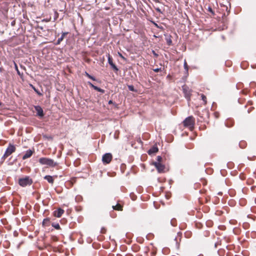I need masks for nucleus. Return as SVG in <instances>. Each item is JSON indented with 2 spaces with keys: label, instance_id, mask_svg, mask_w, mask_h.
<instances>
[{
  "label": "nucleus",
  "instance_id": "obj_1",
  "mask_svg": "<svg viewBox=\"0 0 256 256\" xmlns=\"http://www.w3.org/2000/svg\"><path fill=\"white\" fill-rule=\"evenodd\" d=\"M16 147L12 144H9L3 156L1 158L0 164H2L6 158L16 151Z\"/></svg>",
  "mask_w": 256,
  "mask_h": 256
},
{
  "label": "nucleus",
  "instance_id": "obj_2",
  "mask_svg": "<svg viewBox=\"0 0 256 256\" xmlns=\"http://www.w3.org/2000/svg\"><path fill=\"white\" fill-rule=\"evenodd\" d=\"M38 162L42 165H46L50 167H55L58 165L57 162H54L53 160L48 158H40Z\"/></svg>",
  "mask_w": 256,
  "mask_h": 256
},
{
  "label": "nucleus",
  "instance_id": "obj_3",
  "mask_svg": "<svg viewBox=\"0 0 256 256\" xmlns=\"http://www.w3.org/2000/svg\"><path fill=\"white\" fill-rule=\"evenodd\" d=\"M195 124L194 118L192 116H190L186 118L183 122L184 126L192 129Z\"/></svg>",
  "mask_w": 256,
  "mask_h": 256
},
{
  "label": "nucleus",
  "instance_id": "obj_4",
  "mask_svg": "<svg viewBox=\"0 0 256 256\" xmlns=\"http://www.w3.org/2000/svg\"><path fill=\"white\" fill-rule=\"evenodd\" d=\"M32 183V180L28 176H26L18 180V184L22 187L30 186Z\"/></svg>",
  "mask_w": 256,
  "mask_h": 256
},
{
  "label": "nucleus",
  "instance_id": "obj_5",
  "mask_svg": "<svg viewBox=\"0 0 256 256\" xmlns=\"http://www.w3.org/2000/svg\"><path fill=\"white\" fill-rule=\"evenodd\" d=\"M112 158V156L110 153H106L102 156V161L104 164L110 163Z\"/></svg>",
  "mask_w": 256,
  "mask_h": 256
},
{
  "label": "nucleus",
  "instance_id": "obj_6",
  "mask_svg": "<svg viewBox=\"0 0 256 256\" xmlns=\"http://www.w3.org/2000/svg\"><path fill=\"white\" fill-rule=\"evenodd\" d=\"M153 164L155 166L158 172H164L165 166L164 164L159 162H154Z\"/></svg>",
  "mask_w": 256,
  "mask_h": 256
},
{
  "label": "nucleus",
  "instance_id": "obj_7",
  "mask_svg": "<svg viewBox=\"0 0 256 256\" xmlns=\"http://www.w3.org/2000/svg\"><path fill=\"white\" fill-rule=\"evenodd\" d=\"M108 63L111 66L112 68H113L114 70L118 71V68L116 66V64H114L112 58L111 57V56L110 55V54H108Z\"/></svg>",
  "mask_w": 256,
  "mask_h": 256
},
{
  "label": "nucleus",
  "instance_id": "obj_8",
  "mask_svg": "<svg viewBox=\"0 0 256 256\" xmlns=\"http://www.w3.org/2000/svg\"><path fill=\"white\" fill-rule=\"evenodd\" d=\"M182 90L185 94V97L188 100H190L191 94L190 91L188 90V88L187 86H182Z\"/></svg>",
  "mask_w": 256,
  "mask_h": 256
},
{
  "label": "nucleus",
  "instance_id": "obj_9",
  "mask_svg": "<svg viewBox=\"0 0 256 256\" xmlns=\"http://www.w3.org/2000/svg\"><path fill=\"white\" fill-rule=\"evenodd\" d=\"M34 109L36 112V114L40 118L43 117L44 116V111L42 108L39 106H34Z\"/></svg>",
  "mask_w": 256,
  "mask_h": 256
},
{
  "label": "nucleus",
  "instance_id": "obj_10",
  "mask_svg": "<svg viewBox=\"0 0 256 256\" xmlns=\"http://www.w3.org/2000/svg\"><path fill=\"white\" fill-rule=\"evenodd\" d=\"M64 210L59 208L54 212V216L56 218H60L64 213Z\"/></svg>",
  "mask_w": 256,
  "mask_h": 256
},
{
  "label": "nucleus",
  "instance_id": "obj_11",
  "mask_svg": "<svg viewBox=\"0 0 256 256\" xmlns=\"http://www.w3.org/2000/svg\"><path fill=\"white\" fill-rule=\"evenodd\" d=\"M88 84L94 90H97L98 92H100L102 94H104V90L103 89H102L96 86H95L94 85L92 82H88Z\"/></svg>",
  "mask_w": 256,
  "mask_h": 256
},
{
  "label": "nucleus",
  "instance_id": "obj_12",
  "mask_svg": "<svg viewBox=\"0 0 256 256\" xmlns=\"http://www.w3.org/2000/svg\"><path fill=\"white\" fill-rule=\"evenodd\" d=\"M32 154L33 152L32 150H28L22 156V160H24L30 158L32 156Z\"/></svg>",
  "mask_w": 256,
  "mask_h": 256
},
{
  "label": "nucleus",
  "instance_id": "obj_13",
  "mask_svg": "<svg viewBox=\"0 0 256 256\" xmlns=\"http://www.w3.org/2000/svg\"><path fill=\"white\" fill-rule=\"evenodd\" d=\"M158 150V149L157 146H153L148 150V152L149 154H152L156 153Z\"/></svg>",
  "mask_w": 256,
  "mask_h": 256
},
{
  "label": "nucleus",
  "instance_id": "obj_14",
  "mask_svg": "<svg viewBox=\"0 0 256 256\" xmlns=\"http://www.w3.org/2000/svg\"><path fill=\"white\" fill-rule=\"evenodd\" d=\"M68 32H63L60 38H58L56 42V44H59L61 42H62L66 34H67Z\"/></svg>",
  "mask_w": 256,
  "mask_h": 256
},
{
  "label": "nucleus",
  "instance_id": "obj_15",
  "mask_svg": "<svg viewBox=\"0 0 256 256\" xmlns=\"http://www.w3.org/2000/svg\"><path fill=\"white\" fill-rule=\"evenodd\" d=\"M44 178L50 184H53L54 182V180L52 178V176H46L44 177Z\"/></svg>",
  "mask_w": 256,
  "mask_h": 256
},
{
  "label": "nucleus",
  "instance_id": "obj_16",
  "mask_svg": "<svg viewBox=\"0 0 256 256\" xmlns=\"http://www.w3.org/2000/svg\"><path fill=\"white\" fill-rule=\"evenodd\" d=\"M112 208L117 210H122V206L119 204H117L116 206H113Z\"/></svg>",
  "mask_w": 256,
  "mask_h": 256
},
{
  "label": "nucleus",
  "instance_id": "obj_17",
  "mask_svg": "<svg viewBox=\"0 0 256 256\" xmlns=\"http://www.w3.org/2000/svg\"><path fill=\"white\" fill-rule=\"evenodd\" d=\"M49 223H50V218H44L42 221V225L44 226H48Z\"/></svg>",
  "mask_w": 256,
  "mask_h": 256
},
{
  "label": "nucleus",
  "instance_id": "obj_18",
  "mask_svg": "<svg viewBox=\"0 0 256 256\" xmlns=\"http://www.w3.org/2000/svg\"><path fill=\"white\" fill-rule=\"evenodd\" d=\"M52 226L56 230H60V226L58 223H52Z\"/></svg>",
  "mask_w": 256,
  "mask_h": 256
},
{
  "label": "nucleus",
  "instance_id": "obj_19",
  "mask_svg": "<svg viewBox=\"0 0 256 256\" xmlns=\"http://www.w3.org/2000/svg\"><path fill=\"white\" fill-rule=\"evenodd\" d=\"M14 68L17 72V74L19 76H20V70H18V66L14 62Z\"/></svg>",
  "mask_w": 256,
  "mask_h": 256
},
{
  "label": "nucleus",
  "instance_id": "obj_20",
  "mask_svg": "<svg viewBox=\"0 0 256 256\" xmlns=\"http://www.w3.org/2000/svg\"><path fill=\"white\" fill-rule=\"evenodd\" d=\"M200 96L202 98V100L204 102V104H206V96L202 94H200Z\"/></svg>",
  "mask_w": 256,
  "mask_h": 256
},
{
  "label": "nucleus",
  "instance_id": "obj_21",
  "mask_svg": "<svg viewBox=\"0 0 256 256\" xmlns=\"http://www.w3.org/2000/svg\"><path fill=\"white\" fill-rule=\"evenodd\" d=\"M184 68L186 70V72H188V66L187 64L186 60H185L184 64Z\"/></svg>",
  "mask_w": 256,
  "mask_h": 256
},
{
  "label": "nucleus",
  "instance_id": "obj_22",
  "mask_svg": "<svg viewBox=\"0 0 256 256\" xmlns=\"http://www.w3.org/2000/svg\"><path fill=\"white\" fill-rule=\"evenodd\" d=\"M128 88L129 90L132 92H136V90L134 88V86L132 85H128Z\"/></svg>",
  "mask_w": 256,
  "mask_h": 256
},
{
  "label": "nucleus",
  "instance_id": "obj_23",
  "mask_svg": "<svg viewBox=\"0 0 256 256\" xmlns=\"http://www.w3.org/2000/svg\"><path fill=\"white\" fill-rule=\"evenodd\" d=\"M231 122V120H226V122L225 123V124L226 126L228 127H230L232 126V124H229V122Z\"/></svg>",
  "mask_w": 256,
  "mask_h": 256
},
{
  "label": "nucleus",
  "instance_id": "obj_24",
  "mask_svg": "<svg viewBox=\"0 0 256 256\" xmlns=\"http://www.w3.org/2000/svg\"><path fill=\"white\" fill-rule=\"evenodd\" d=\"M171 224L172 226H176V220L175 219H172L170 221Z\"/></svg>",
  "mask_w": 256,
  "mask_h": 256
},
{
  "label": "nucleus",
  "instance_id": "obj_25",
  "mask_svg": "<svg viewBox=\"0 0 256 256\" xmlns=\"http://www.w3.org/2000/svg\"><path fill=\"white\" fill-rule=\"evenodd\" d=\"M166 42H167V44L168 46H170L172 45V40L170 38H167L166 39Z\"/></svg>",
  "mask_w": 256,
  "mask_h": 256
},
{
  "label": "nucleus",
  "instance_id": "obj_26",
  "mask_svg": "<svg viewBox=\"0 0 256 256\" xmlns=\"http://www.w3.org/2000/svg\"><path fill=\"white\" fill-rule=\"evenodd\" d=\"M208 12H211L212 14H214V13L212 8L210 6L208 7Z\"/></svg>",
  "mask_w": 256,
  "mask_h": 256
},
{
  "label": "nucleus",
  "instance_id": "obj_27",
  "mask_svg": "<svg viewBox=\"0 0 256 256\" xmlns=\"http://www.w3.org/2000/svg\"><path fill=\"white\" fill-rule=\"evenodd\" d=\"M153 70L156 72H158L162 70V68H156L153 69Z\"/></svg>",
  "mask_w": 256,
  "mask_h": 256
},
{
  "label": "nucleus",
  "instance_id": "obj_28",
  "mask_svg": "<svg viewBox=\"0 0 256 256\" xmlns=\"http://www.w3.org/2000/svg\"><path fill=\"white\" fill-rule=\"evenodd\" d=\"M88 78H90V79H91V80H94V81L96 80V78L94 76H91V75H90V74H89V75H88Z\"/></svg>",
  "mask_w": 256,
  "mask_h": 256
},
{
  "label": "nucleus",
  "instance_id": "obj_29",
  "mask_svg": "<svg viewBox=\"0 0 256 256\" xmlns=\"http://www.w3.org/2000/svg\"><path fill=\"white\" fill-rule=\"evenodd\" d=\"M162 160V158L160 156H157V162H160Z\"/></svg>",
  "mask_w": 256,
  "mask_h": 256
},
{
  "label": "nucleus",
  "instance_id": "obj_30",
  "mask_svg": "<svg viewBox=\"0 0 256 256\" xmlns=\"http://www.w3.org/2000/svg\"><path fill=\"white\" fill-rule=\"evenodd\" d=\"M34 90L39 96L42 95V94L40 92L37 90L35 88H34Z\"/></svg>",
  "mask_w": 256,
  "mask_h": 256
},
{
  "label": "nucleus",
  "instance_id": "obj_31",
  "mask_svg": "<svg viewBox=\"0 0 256 256\" xmlns=\"http://www.w3.org/2000/svg\"><path fill=\"white\" fill-rule=\"evenodd\" d=\"M50 18H46V19L42 20V22H48L50 21Z\"/></svg>",
  "mask_w": 256,
  "mask_h": 256
},
{
  "label": "nucleus",
  "instance_id": "obj_32",
  "mask_svg": "<svg viewBox=\"0 0 256 256\" xmlns=\"http://www.w3.org/2000/svg\"><path fill=\"white\" fill-rule=\"evenodd\" d=\"M118 56H119L120 58H123V59H124V60L125 59L124 57L122 55V54L121 53H120V52H118Z\"/></svg>",
  "mask_w": 256,
  "mask_h": 256
},
{
  "label": "nucleus",
  "instance_id": "obj_33",
  "mask_svg": "<svg viewBox=\"0 0 256 256\" xmlns=\"http://www.w3.org/2000/svg\"><path fill=\"white\" fill-rule=\"evenodd\" d=\"M108 104H115V105H116V104H114V103L113 102H112V100H110L108 101Z\"/></svg>",
  "mask_w": 256,
  "mask_h": 256
},
{
  "label": "nucleus",
  "instance_id": "obj_34",
  "mask_svg": "<svg viewBox=\"0 0 256 256\" xmlns=\"http://www.w3.org/2000/svg\"><path fill=\"white\" fill-rule=\"evenodd\" d=\"M84 74L88 77L90 74L88 72H85Z\"/></svg>",
  "mask_w": 256,
  "mask_h": 256
},
{
  "label": "nucleus",
  "instance_id": "obj_35",
  "mask_svg": "<svg viewBox=\"0 0 256 256\" xmlns=\"http://www.w3.org/2000/svg\"><path fill=\"white\" fill-rule=\"evenodd\" d=\"M156 10L158 12H161L159 8H156Z\"/></svg>",
  "mask_w": 256,
  "mask_h": 256
},
{
  "label": "nucleus",
  "instance_id": "obj_36",
  "mask_svg": "<svg viewBox=\"0 0 256 256\" xmlns=\"http://www.w3.org/2000/svg\"><path fill=\"white\" fill-rule=\"evenodd\" d=\"M230 122V124H233V122H232V120H231V122Z\"/></svg>",
  "mask_w": 256,
  "mask_h": 256
},
{
  "label": "nucleus",
  "instance_id": "obj_37",
  "mask_svg": "<svg viewBox=\"0 0 256 256\" xmlns=\"http://www.w3.org/2000/svg\"><path fill=\"white\" fill-rule=\"evenodd\" d=\"M1 104H2V103L0 102V106H1Z\"/></svg>",
  "mask_w": 256,
  "mask_h": 256
}]
</instances>
